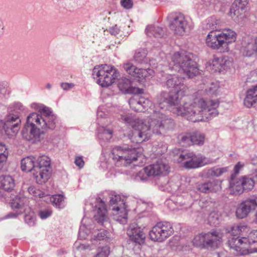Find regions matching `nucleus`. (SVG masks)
<instances>
[{
    "label": "nucleus",
    "mask_w": 257,
    "mask_h": 257,
    "mask_svg": "<svg viewBox=\"0 0 257 257\" xmlns=\"http://www.w3.org/2000/svg\"><path fill=\"white\" fill-rule=\"evenodd\" d=\"M248 231L246 226H233L231 234L233 237L228 240L230 247L242 254L257 252V230L249 232L246 236H240Z\"/></svg>",
    "instance_id": "2"
},
{
    "label": "nucleus",
    "mask_w": 257,
    "mask_h": 257,
    "mask_svg": "<svg viewBox=\"0 0 257 257\" xmlns=\"http://www.w3.org/2000/svg\"><path fill=\"white\" fill-rule=\"evenodd\" d=\"M79 248H85V247L83 245H81L79 246Z\"/></svg>",
    "instance_id": "63"
},
{
    "label": "nucleus",
    "mask_w": 257,
    "mask_h": 257,
    "mask_svg": "<svg viewBox=\"0 0 257 257\" xmlns=\"http://www.w3.org/2000/svg\"><path fill=\"white\" fill-rule=\"evenodd\" d=\"M9 156V151L6 146L0 143V169L6 163Z\"/></svg>",
    "instance_id": "33"
},
{
    "label": "nucleus",
    "mask_w": 257,
    "mask_h": 257,
    "mask_svg": "<svg viewBox=\"0 0 257 257\" xmlns=\"http://www.w3.org/2000/svg\"><path fill=\"white\" fill-rule=\"evenodd\" d=\"M29 193L36 198H42L45 196V194L44 192L37 189L33 186H31L28 188Z\"/></svg>",
    "instance_id": "41"
},
{
    "label": "nucleus",
    "mask_w": 257,
    "mask_h": 257,
    "mask_svg": "<svg viewBox=\"0 0 257 257\" xmlns=\"http://www.w3.org/2000/svg\"><path fill=\"white\" fill-rule=\"evenodd\" d=\"M254 185V181L251 178L244 176L232 180L230 183V187L234 193L240 194L244 190H251Z\"/></svg>",
    "instance_id": "14"
},
{
    "label": "nucleus",
    "mask_w": 257,
    "mask_h": 257,
    "mask_svg": "<svg viewBox=\"0 0 257 257\" xmlns=\"http://www.w3.org/2000/svg\"><path fill=\"white\" fill-rule=\"evenodd\" d=\"M4 28L3 23L1 20H0V38L2 36L3 34V30Z\"/></svg>",
    "instance_id": "59"
},
{
    "label": "nucleus",
    "mask_w": 257,
    "mask_h": 257,
    "mask_svg": "<svg viewBox=\"0 0 257 257\" xmlns=\"http://www.w3.org/2000/svg\"><path fill=\"white\" fill-rule=\"evenodd\" d=\"M25 221L29 225H32L35 223L34 217L32 215H27L25 216Z\"/></svg>",
    "instance_id": "53"
},
{
    "label": "nucleus",
    "mask_w": 257,
    "mask_h": 257,
    "mask_svg": "<svg viewBox=\"0 0 257 257\" xmlns=\"http://www.w3.org/2000/svg\"><path fill=\"white\" fill-rule=\"evenodd\" d=\"M244 166V164L239 162L234 166V170L236 173H238L239 170Z\"/></svg>",
    "instance_id": "57"
},
{
    "label": "nucleus",
    "mask_w": 257,
    "mask_h": 257,
    "mask_svg": "<svg viewBox=\"0 0 257 257\" xmlns=\"http://www.w3.org/2000/svg\"><path fill=\"white\" fill-rule=\"evenodd\" d=\"M119 28L116 25L112 26L109 29V32L111 35H117L119 33Z\"/></svg>",
    "instance_id": "54"
},
{
    "label": "nucleus",
    "mask_w": 257,
    "mask_h": 257,
    "mask_svg": "<svg viewBox=\"0 0 257 257\" xmlns=\"http://www.w3.org/2000/svg\"><path fill=\"white\" fill-rule=\"evenodd\" d=\"M251 209L247 206L245 202L241 203L236 210L237 218L242 219L246 217Z\"/></svg>",
    "instance_id": "32"
},
{
    "label": "nucleus",
    "mask_w": 257,
    "mask_h": 257,
    "mask_svg": "<svg viewBox=\"0 0 257 257\" xmlns=\"http://www.w3.org/2000/svg\"><path fill=\"white\" fill-rule=\"evenodd\" d=\"M118 87L119 90L124 93L141 94L143 93V89L132 87L131 81L126 78L120 80Z\"/></svg>",
    "instance_id": "21"
},
{
    "label": "nucleus",
    "mask_w": 257,
    "mask_h": 257,
    "mask_svg": "<svg viewBox=\"0 0 257 257\" xmlns=\"http://www.w3.org/2000/svg\"><path fill=\"white\" fill-rule=\"evenodd\" d=\"M36 158L27 157L21 161V169L23 171L30 172L32 170L35 173Z\"/></svg>",
    "instance_id": "28"
},
{
    "label": "nucleus",
    "mask_w": 257,
    "mask_h": 257,
    "mask_svg": "<svg viewBox=\"0 0 257 257\" xmlns=\"http://www.w3.org/2000/svg\"><path fill=\"white\" fill-rule=\"evenodd\" d=\"M146 33L149 37H160L163 35L164 32L162 28L157 25H149L146 29Z\"/></svg>",
    "instance_id": "30"
},
{
    "label": "nucleus",
    "mask_w": 257,
    "mask_h": 257,
    "mask_svg": "<svg viewBox=\"0 0 257 257\" xmlns=\"http://www.w3.org/2000/svg\"><path fill=\"white\" fill-rule=\"evenodd\" d=\"M145 123L146 122L147 125L150 130V127H151L152 131L154 133L157 134H161V129L163 128H168L167 124L171 122V120L168 119L167 117L163 114L158 113L155 116L153 120L152 121V124L151 126L149 125V122L148 121H144ZM151 136V135H150ZM149 137L148 138H149Z\"/></svg>",
    "instance_id": "16"
},
{
    "label": "nucleus",
    "mask_w": 257,
    "mask_h": 257,
    "mask_svg": "<svg viewBox=\"0 0 257 257\" xmlns=\"http://www.w3.org/2000/svg\"><path fill=\"white\" fill-rule=\"evenodd\" d=\"M228 15L234 21L238 24L242 23L247 18V14L244 10L237 9L236 7H232Z\"/></svg>",
    "instance_id": "25"
},
{
    "label": "nucleus",
    "mask_w": 257,
    "mask_h": 257,
    "mask_svg": "<svg viewBox=\"0 0 257 257\" xmlns=\"http://www.w3.org/2000/svg\"><path fill=\"white\" fill-rule=\"evenodd\" d=\"M74 163L75 165L80 169L82 168L85 164L83 158L82 156H77L75 159Z\"/></svg>",
    "instance_id": "49"
},
{
    "label": "nucleus",
    "mask_w": 257,
    "mask_h": 257,
    "mask_svg": "<svg viewBox=\"0 0 257 257\" xmlns=\"http://www.w3.org/2000/svg\"><path fill=\"white\" fill-rule=\"evenodd\" d=\"M220 188L219 185L215 182H209L201 184L198 186V189L202 192H210L216 191Z\"/></svg>",
    "instance_id": "31"
},
{
    "label": "nucleus",
    "mask_w": 257,
    "mask_h": 257,
    "mask_svg": "<svg viewBox=\"0 0 257 257\" xmlns=\"http://www.w3.org/2000/svg\"><path fill=\"white\" fill-rule=\"evenodd\" d=\"M148 174V173L145 171V168H144L143 170L138 173L136 176V179H140L141 180H146L149 177L151 176Z\"/></svg>",
    "instance_id": "47"
},
{
    "label": "nucleus",
    "mask_w": 257,
    "mask_h": 257,
    "mask_svg": "<svg viewBox=\"0 0 257 257\" xmlns=\"http://www.w3.org/2000/svg\"><path fill=\"white\" fill-rule=\"evenodd\" d=\"M123 70L129 75L135 77L138 68L131 62H126L121 65Z\"/></svg>",
    "instance_id": "35"
},
{
    "label": "nucleus",
    "mask_w": 257,
    "mask_h": 257,
    "mask_svg": "<svg viewBox=\"0 0 257 257\" xmlns=\"http://www.w3.org/2000/svg\"><path fill=\"white\" fill-rule=\"evenodd\" d=\"M121 119L134 128L141 141H145L150 137V131L146 122L145 123L143 120H133L130 116L124 115L121 116Z\"/></svg>",
    "instance_id": "13"
},
{
    "label": "nucleus",
    "mask_w": 257,
    "mask_h": 257,
    "mask_svg": "<svg viewBox=\"0 0 257 257\" xmlns=\"http://www.w3.org/2000/svg\"><path fill=\"white\" fill-rule=\"evenodd\" d=\"M51 213H52V211L51 210H44V211L40 212L39 214H40V217L42 219H46L47 217H48L49 216H50L51 215Z\"/></svg>",
    "instance_id": "52"
},
{
    "label": "nucleus",
    "mask_w": 257,
    "mask_h": 257,
    "mask_svg": "<svg viewBox=\"0 0 257 257\" xmlns=\"http://www.w3.org/2000/svg\"><path fill=\"white\" fill-rule=\"evenodd\" d=\"M194 245L199 247H207L206 233H200L195 236L193 240Z\"/></svg>",
    "instance_id": "34"
},
{
    "label": "nucleus",
    "mask_w": 257,
    "mask_h": 257,
    "mask_svg": "<svg viewBox=\"0 0 257 257\" xmlns=\"http://www.w3.org/2000/svg\"><path fill=\"white\" fill-rule=\"evenodd\" d=\"M129 103L132 109L137 111L147 109L152 106V102L144 97H140L139 99L132 98L130 99Z\"/></svg>",
    "instance_id": "22"
},
{
    "label": "nucleus",
    "mask_w": 257,
    "mask_h": 257,
    "mask_svg": "<svg viewBox=\"0 0 257 257\" xmlns=\"http://www.w3.org/2000/svg\"><path fill=\"white\" fill-rule=\"evenodd\" d=\"M97 133L101 139L109 140L112 137V131L103 126H99L98 128Z\"/></svg>",
    "instance_id": "36"
},
{
    "label": "nucleus",
    "mask_w": 257,
    "mask_h": 257,
    "mask_svg": "<svg viewBox=\"0 0 257 257\" xmlns=\"http://www.w3.org/2000/svg\"><path fill=\"white\" fill-rule=\"evenodd\" d=\"M107 210L105 208L104 202L100 200L98 207H96L94 210V218L99 223H102L107 219Z\"/></svg>",
    "instance_id": "26"
},
{
    "label": "nucleus",
    "mask_w": 257,
    "mask_h": 257,
    "mask_svg": "<svg viewBox=\"0 0 257 257\" xmlns=\"http://www.w3.org/2000/svg\"><path fill=\"white\" fill-rule=\"evenodd\" d=\"M181 141L188 145L201 146L205 142V136L198 132L184 134L181 137Z\"/></svg>",
    "instance_id": "18"
},
{
    "label": "nucleus",
    "mask_w": 257,
    "mask_h": 257,
    "mask_svg": "<svg viewBox=\"0 0 257 257\" xmlns=\"http://www.w3.org/2000/svg\"><path fill=\"white\" fill-rule=\"evenodd\" d=\"M170 65L172 68L181 73L186 74L189 77H194L199 74L196 64L191 61L184 53H175L172 57Z\"/></svg>",
    "instance_id": "5"
},
{
    "label": "nucleus",
    "mask_w": 257,
    "mask_h": 257,
    "mask_svg": "<svg viewBox=\"0 0 257 257\" xmlns=\"http://www.w3.org/2000/svg\"><path fill=\"white\" fill-rule=\"evenodd\" d=\"M46 87L47 88L50 89L51 88V85L50 84H47Z\"/></svg>",
    "instance_id": "62"
},
{
    "label": "nucleus",
    "mask_w": 257,
    "mask_h": 257,
    "mask_svg": "<svg viewBox=\"0 0 257 257\" xmlns=\"http://www.w3.org/2000/svg\"><path fill=\"white\" fill-rule=\"evenodd\" d=\"M21 120L17 114H10L6 122L0 120V134L5 133L9 137H15L19 130Z\"/></svg>",
    "instance_id": "10"
},
{
    "label": "nucleus",
    "mask_w": 257,
    "mask_h": 257,
    "mask_svg": "<svg viewBox=\"0 0 257 257\" xmlns=\"http://www.w3.org/2000/svg\"><path fill=\"white\" fill-rule=\"evenodd\" d=\"M119 76L118 70L112 65H98L93 68L92 71V76L94 81L103 88L112 86L116 82Z\"/></svg>",
    "instance_id": "4"
},
{
    "label": "nucleus",
    "mask_w": 257,
    "mask_h": 257,
    "mask_svg": "<svg viewBox=\"0 0 257 257\" xmlns=\"http://www.w3.org/2000/svg\"><path fill=\"white\" fill-rule=\"evenodd\" d=\"M222 236V233L217 230L206 233L207 246L217 247L221 242Z\"/></svg>",
    "instance_id": "24"
},
{
    "label": "nucleus",
    "mask_w": 257,
    "mask_h": 257,
    "mask_svg": "<svg viewBox=\"0 0 257 257\" xmlns=\"http://www.w3.org/2000/svg\"><path fill=\"white\" fill-rule=\"evenodd\" d=\"M166 85L170 89L167 101L170 109L173 113L184 116L193 122L207 119L208 114L215 116L218 114L216 108L219 101L213 98L220 93L218 85L213 84L208 89L198 91L184 105L179 104V102L185 95L186 87L178 77L174 76L168 79Z\"/></svg>",
    "instance_id": "1"
},
{
    "label": "nucleus",
    "mask_w": 257,
    "mask_h": 257,
    "mask_svg": "<svg viewBox=\"0 0 257 257\" xmlns=\"http://www.w3.org/2000/svg\"><path fill=\"white\" fill-rule=\"evenodd\" d=\"M121 6L126 9H130L132 8L133 3L131 0H121Z\"/></svg>",
    "instance_id": "51"
},
{
    "label": "nucleus",
    "mask_w": 257,
    "mask_h": 257,
    "mask_svg": "<svg viewBox=\"0 0 257 257\" xmlns=\"http://www.w3.org/2000/svg\"><path fill=\"white\" fill-rule=\"evenodd\" d=\"M253 54L257 56V37L255 38L253 42L247 48L245 55L251 56Z\"/></svg>",
    "instance_id": "38"
},
{
    "label": "nucleus",
    "mask_w": 257,
    "mask_h": 257,
    "mask_svg": "<svg viewBox=\"0 0 257 257\" xmlns=\"http://www.w3.org/2000/svg\"><path fill=\"white\" fill-rule=\"evenodd\" d=\"M219 216L217 213L215 212H212L210 213L208 216V221L212 225H215L217 223L218 220Z\"/></svg>",
    "instance_id": "46"
},
{
    "label": "nucleus",
    "mask_w": 257,
    "mask_h": 257,
    "mask_svg": "<svg viewBox=\"0 0 257 257\" xmlns=\"http://www.w3.org/2000/svg\"><path fill=\"white\" fill-rule=\"evenodd\" d=\"M61 85L63 89L65 90H69L74 86L73 84L69 83H62Z\"/></svg>",
    "instance_id": "55"
},
{
    "label": "nucleus",
    "mask_w": 257,
    "mask_h": 257,
    "mask_svg": "<svg viewBox=\"0 0 257 257\" xmlns=\"http://www.w3.org/2000/svg\"><path fill=\"white\" fill-rule=\"evenodd\" d=\"M15 186V180L11 176H0V199L9 198L10 193L14 190Z\"/></svg>",
    "instance_id": "15"
},
{
    "label": "nucleus",
    "mask_w": 257,
    "mask_h": 257,
    "mask_svg": "<svg viewBox=\"0 0 257 257\" xmlns=\"http://www.w3.org/2000/svg\"><path fill=\"white\" fill-rule=\"evenodd\" d=\"M55 119L56 117L53 114L31 113L27 117V122L22 131L23 137L28 141L39 137L47 130L55 127Z\"/></svg>",
    "instance_id": "3"
},
{
    "label": "nucleus",
    "mask_w": 257,
    "mask_h": 257,
    "mask_svg": "<svg viewBox=\"0 0 257 257\" xmlns=\"http://www.w3.org/2000/svg\"><path fill=\"white\" fill-rule=\"evenodd\" d=\"M193 28L192 21L182 14L177 16L171 24V30L178 36H183L189 33Z\"/></svg>",
    "instance_id": "11"
},
{
    "label": "nucleus",
    "mask_w": 257,
    "mask_h": 257,
    "mask_svg": "<svg viewBox=\"0 0 257 257\" xmlns=\"http://www.w3.org/2000/svg\"><path fill=\"white\" fill-rule=\"evenodd\" d=\"M237 9H244L248 4V0H235Z\"/></svg>",
    "instance_id": "50"
},
{
    "label": "nucleus",
    "mask_w": 257,
    "mask_h": 257,
    "mask_svg": "<svg viewBox=\"0 0 257 257\" xmlns=\"http://www.w3.org/2000/svg\"><path fill=\"white\" fill-rule=\"evenodd\" d=\"M219 33L223 47L234 43L236 40V33L231 29H225Z\"/></svg>",
    "instance_id": "23"
},
{
    "label": "nucleus",
    "mask_w": 257,
    "mask_h": 257,
    "mask_svg": "<svg viewBox=\"0 0 257 257\" xmlns=\"http://www.w3.org/2000/svg\"><path fill=\"white\" fill-rule=\"evenodd\" d=\"M145 171L151 176H160L168 174L169 167L163 162L158 161L146 167Z\"/></svg>",
    "instance_id": "17"
},
{
    "label": "nucleus",
    "mask_w": 257,
    "mask_h": 257,
    "mask_svg": "<svg viewBox=\"0 0 257 257\" xmlns=\"http://www.w3.org/2000/svg\"><path fill=\"white\" fill-rule=\"evenodd\" d=\"M51 173L50 159L45 155L36 158L35 173L33 174L37 183L43 184L46 182L50 178Z\"/></svg>",
    "instance_id": "7"
},
{
    "label": "nucleus",
    "mask_w": 257,
    "mask_h": 257,
    "mask_svg": "<svg viewBox=\"0 0 257 257\" xmlns=\"http://www.w3.org/2000/svg\"><path fill=\"white\" fill-rule=\"evenodd\" d=\"M222 57V70H226L230 69L233 67V61L231 58L227 56Z\"/></svg>",
    "instance_id": "39"
},
{
    "label": "nucleus",
    "mask_w": 257,
    "mask_h": 257,
    "mask_svg": "<svg viewBox=\"0 0 257 257\" xmlns=\"http://www.w3.org/2000/svg\"><path fill=\"white\" fill-rule=\"evenodd\" d=\"M96 238L98 240H103L109 238V233L104 230H100L97 234Z\"/></svg>",
    "instance_id": "48"
},
{
    "label": "nucleus",
    "mask_w": 257,
    "mask_h": 257,
    "mask_svg": "<svg viewBox=\"0 0 257 257\" xmlns=\"http://www.w3.org/2000/svg\"><path fill=\"white\" fill-rule=\"evenodd\" d=\"M127 233L130 240L136 244L141 245L145 242V233L140 227H130L127 229Z\"/></svg>",
    "instance_id": "20"
},
{
    "label": "nucleus",
    "mask_w": 257,
    "mask_h": 257,
    "mask_svg": "<svg viewBox=\"0 0 257 257\" xmlns=\"http://www.w3.org/2000/svg\"><path fill=\"white\" fill-rule=\"evenodd\" d=\"M154 74V71L150 68L148 69H139L138 68L135 77L138 79L140 81H143L147 79H149Z\"/></svg>",
    "instance_id": "29"
},
{
    "label": "nucleus",
    "mask_w": 257,
    "mask_h": 257,
    "mask_svg": "<svg viewBox=\"0 0 257 257\" xmlns=\"http://www.w3.org/2000/svg\"><path fill=\"white\" fill-rule=\"evenodd\" d=\"M219 32L217 30L211 31L205 39L206 45L214 50H220L223 46Z\"/></svg>",
    "instance_id": "19"
},
{
    "label": "nucleus",
    "mask_w": 257,
    "mask_h": 257,
    "mask_svg": "<svg viewBox=\"0 0 257 257\" xmlns=\"http://www.w3.org/2000/svg\"><path fill=\"white\" fill-rule=\"evenodd\" d=\"M178 162L185 168L195 169L211 164L213 161L202 155L190 152L181 155Z\"/></svg>",
    "instance_id": "8"
},
{
    "label": "nucleus",
    "mask_w": 257,
    "mask_h": 257,
    "mask_svg": "<svg viewBox=\"0 0 257 257\" xmlns=\"http://www.w3.org/2000/svg\"><path fill=\"white\" fill-rule=\"evenodd\" d=\"M244 202L251 210L254 209L257 207V197L247 199Z\"/></svg>",
    "instance_id": "45"
},
{
    "label": "nucleus",
    "mask_w": 257,
    "mask_h": 257,
    "mask_svg": "<svg viewBox=\"0 0 257 257\" xmlns=\"http://www.w3.org/2000/svg\"><path fill=\"white\" fill-rule=\"evenodd\" d=\"M225 171L226 169L224 168H213L209 170L208 174L211 176H218Z\"/></svg>",
    "instance_id": "43"
},
{
    "label": "nucleus",
    "mask_w": 257,
    "mask_h": 257,
    "mask_svg": "<svg viewBox=\"0 0 257 257\" xmlns=\"http://www.w3.org/2000/svg\"><path fill=\"white\" fill-rule=\"evenodd\" d=\"M173 229L168 223H159L150 231V238L155 241H162L173 234Z\"/></svg>",
    "instance_id": "12"
},
{
    "label": "nucleus",
    "mask_w": 257,
    "mask_h": 257,
    "mask_svg": "<svg viewBox=\"0 0 257 257\" xmlns=\"http://www.w3.org/2000/svg\"><path fill=\"white\" fill-rule=\"evenodd\" d=\"M257 102V86L249 88L246 92L244 100V105L247 107H251Z\"/></svg>",
    "instance_id": "27"
},
{
    "label": "nucleus",
    "mask_w": 257,
    "mask_h": 257,
    "mask_svg": "<svg viewBox=\"0 0 257 257\" xmlns=\"http://www.w3.org/2000/svg\"><path fill=\"white\" fill-rule=\"evenodd\" d=\"M222 57L214 58L212 60V64L215 71L222 70Z\"/></svg>",
    "instance_id": "42"
},
{
    "label": "nucleus",
    "mask_w": 257,
    "mask_h": 257,
    "mask_svg": "<svg viewBox=\"0 0 257 257\" xmlns=\"http://www.w3.org/2000/svg\"><path fill=\"white\" fill-rule=\"evenodd\" d=\"M7 92L6 88L0 84V97L5 96Z\"/></svg>",
    "instance_id": "58"
},
{
    "label": "nucleus",
    "mask_w": 257,
    "mask_h": 257,
    "mask_svg": "<svg viewBox=\"0 0 257 257\" xmlns=\"http://www.w3.org/2000/svg\"><path fill=\"white\" fill-rule=\"evenodd\" d=\"M16 107L19 108L20 109L22 110H24V107L21 103H17L16 104Z\"/></svg>",
    "instance_id": "60"
},
{
    "label": "nucleus",
    "mask_w": 257,
    "mask_h": 257,
    "mask_svg": "<svg viewBox=\"0 0 257 257\" xmlns=\"http://www.w3.org/2000/svg\"><path fill=\"white\" fill-rule=\"evenodd\" d=\"M50 200L51 203L56 207L61 208L63 206V201L64 197L61 195H55L50 196Z\"/></svg>",
    "instance_id": "37"
},
{
    "label": "nucleus",
    "mask_w": 257,
    "mask_h": 257,
    "mask_svg": "<svg viewBox=\"0 0 257 257\" xmlns=\"http://www.w3.org/2000/svg\"><path fill=\"white\" fill-rule=\"evenodd\" d=\"M255 219L257 221V211H256V213L255 214Z\"/></svg>",
    "instance_id": "64"
},
{
    "label": "nucleus",
    "mask_w": 257,
    "mask_h": 257,
    "mask_svg": "<svg viewBox=\"0 0 257 257\" xmlns=\"http://www.w3.org/2000/svg\"><path fill=\"white\" fill-rule=\"evenodd\" d=\"M109 205L114 218L122 223L126 221L127 210L124 200L115 193H109Z\"/></svg>",
    "instance_id": "6"
},
{
    "label": "nucleus",
    "mask_w": 257,
    "mask_h": 257,
    "mask_svg": "<svg viewBox=\"0 0 257 257\" xmlns=\"http://www.w3.org/2000/svg\"><path fill=\"white\" fill-rule=\"evenodd\" d=\"M85 225H83L80 226V231L79 233V237L81 238H85Z\"/></svg>",
    "instance_id": "56"
},
{
    "label": "nucleus",
    "mask_w": 257,
    "mask_h": 257,
    "mask_svg": "<svg viewBox=\"0 0 257 257\" xmlns=\"http://www.w3.org/2000/svg\"><path fill=\"white\" fill-rule=\"evenodd\" d=\"M25 198H21L16 196L11 202V206L14 208H19L22 206L25 203Z\"/></svg>",
    "instance_id": "40"
},
{
    "label": "nucleus",
    "mask_w": 257,
    "mask_h": 257,
    "mask_svg": "<svg viewBox=\"0 0 257 257\" xmlns=\"http://www.w3.org/2000/svg\"><path fill=\"white\" fill-rule=\"evenodd\" d=\"M115 158L117 163L127 166L136 162L142 156L141 149L128 147H118L116 150Z\"/></svg>",
    "instance_id": "9"
},
{
    "label": "nucleus",
    "mask_w": 257,
    "mask_h": 257,
    "mask_svg": "<svg viewBox=\"0 0 257 257\" xmlns=\"http://www.w3.org/2000/svg\"><path fill=\"white\" fill-rule=\"evenodd\" d=\"M253 176L254 177L257 179V170H255L253 173Z\"/></svg>",
    "instance_id": "61"
},
{
    "label": "nucleus",
    "mask_w": 257,
    "mask_h": 257,
    "mask_svg": "<svg viewBox=\"0 0 257 257\" xmlns=\"http://www.w3.org/2000/svg\"><path fill=\"white\" fill-rule=\"evenodd\" d=\"M109 253V248L107 246L99 248L96 257H107Z\"/></svg>",
    "instance_id": "44"
}]
</instances>
